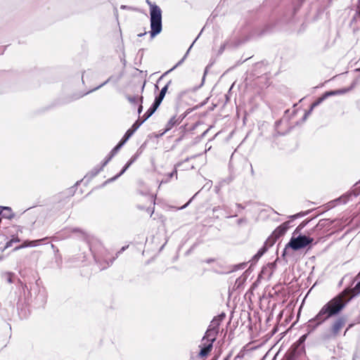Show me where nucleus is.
<instances>
[{"label": "nucleus", "instance_id": "1", "mask_svg": "<svg viewBox=\"0 0 360 360\" xmlns=\"http://www.w3.org/2000/svg\"><path fill=\"white\" fill-rule=\"evenodd\" d=\"M347 295V290H344L342 292L338 294L330 301L326 303L314 317L307 321L305 326L307 333L302 335L299 339V342L301 344L306 340L309 334L314 332L316 328L330 318L336 316L340 314V312L352 299V297L346 299Z\"/></svg>", "mask_w": 360, "mask_h": 360}, {"label": "nucleus", "instance_id": "2", "mask_svg": "<svg viewBox=\"0 0 360 360\" xmlns=\"http://www.w3.org/2000/svg\"><path fill=\"white\" fill-rule=\"evenodd\" d=\"M162 10L159 6H154L150 11V38L153 39L162 30Z\"/></svg>", "mask_w": 360, "mask_h": 360}, {"label": "nucleus", "instance_id": "3", "mask_svg": "<svg viewBox=\"0 0 360 360\" xmlns=\"http://www.w3.org/2000/svg\"><path fill=\"white\" fill-rule=\"evenodd\" d=\"M314 238L304 234L292 235L287 247L290 248L293 251H299L311 245Z\"/></svg>", "mask_w": 360, "mask_h": 360}, {"label": "nucleus", "instance_id": "4", "mask_svg": "<svg viewBox=\"0 0 360 360\" xmlns=\"http://www.w3.org/2000/svg\"><path fill=\"white\" fill-rule=\"evenodd\" d=\"M360 194V181L356 183L352 188L348 192L344 193L339 198L328 203V209L335 207L337 204H346L352 197H357Z\"/></svg>", "mask_w": 360, "mask_h": 360}, {"label": "nucleus", "instance_id": "5", "mask_svg": "<svg viewBox=\"0 0 360 360\" xmlns=\"http://www.w3.org/2000/svg\"><path fill=\"white\" fill-rule=\"evenodd\" d=\"M82 181V180L77 181L73 186L68 188L63 193H60L58 195V198H60V196L61 197L65 196V199L58 202V203L56 205V208L63 207L65 205H67L68 203L69 198L71 196L74 195V194L75 193V191H76L77 186L78 185H79V184L81 183Z\"/></svg>", "mask_w": 360, "mask_h": 360}, {"label": "nucleus", "instance_id": "6", "mask_svg": "<svg viewBox=\"0 0 360 360\" xmlns=\"http://www.w3.org/2000/svg\"><path fill=\"white\" fill-rule=\"evenodd\" d=\"M139 124L134 122L131 128H129L124 134L119 143L115 146L118 150L125 144L134 132L139 128Z\"/></svg>", "mask_w": 360, "mask_h": 360}, {"label": "nucleus", "instance_id": "7", "mask_svg": "<svg viewBox=\"0 0 360 360\" xmlns=\"http://www.w3.org/2000/svg\"><path fill=\"white\" fill-rule=\"evenodd\" d=\"M329 96L328 91L324 92L319 98H318L314 103H311L308 110L304 112V116L302 118V122H304L307 120V117L311 114L314 108L319 105L323 101H324Z\"/></svg>", "mask_w": 360, "mask_h": 360}, {"label": "nucleus", "instance_id": "8", "mask_svg": "<svg viewBox=\"0 0 360 360\" xmlns=\"http://www.w3.org/2000/svg\"><path fill=\"white\" fill-rule=\"evenodd\" d=\"M213 343L212 342H203L199 345L200 352H198V356L202 359H205L210 354L213 348Z\"/></svg>", "mask_w": 360, "mask_h": 360}, {"label": "nucleus", "instance_id": "9", "mask_svg": "<svg viewBox=\"0 0 360 360\" xmlns=\"http://www.w3.org/2000/svg\"><path fill=\"white\" fill-rule=\"evenodd\" d=\"M218 333L219 332L216 330V326H209L201 341L204 342L206 340L207 342H214L217 340Z\"/></svg>", "mask_w": 360, "mask_h": 360}, {"label": "nucleus", "instance_id": "10", "mask_svg": "<svg viewBox=\"0 0 360 360\" xmlns=\"http://www.w3.org/2000/svg\"><path fill=\"white\" fill-rule=\"evenodd\" d=\"M346 321V318L343 316H340L336 319L331 325V333L335 336L337 335L341 328L345 325Z\"/></svg>", "mask_w": 360, "mask_h": 360}, {"label": "nucleus", "instance_id": "11", "mask_svg": "<svg viewBox=\"0 0 360 360\" xmlns=\"http://www.w3.org/2000/svg\"><path fill=\"white\" fill-rule=\"evenodd\" d=\"M290 221H285L281 225H279L272 233L271 234L276 239H278L281 236H283L290 228Z\"/></svg>", "mask_w": 360, "mask_h": 360}, {"label": "nucleus", "instance_id": "12", "mask_svg": "<svg viewBox=\"0 0 360 360\" xmlns=\"http://www.w3.org/2000/svg\"><path fill=\"white\" fill-rule=\"evenodd\" d=\"M158 106L155 105L153 103L150 108L141 117V118L138 119L135 122L137 124H139V127H141L148 118H150L155 113V112L158 110Z\"/></svg>", "mask_w": 360, "mask_h": 360}, {"label": "nucleus", "instance_id": "13", "mask_svg": "<svg viewBox=\"0 0 360 360\" xmlns=\"http://www.w3.org/2000/svg\"><path fill=\"white\" fill-rule=\"evenodd\" d=\"M195 156H192L191 158H186L184 160L178 162L174 165V170L169 172L167 174V178L165 180H162L161 183H167L174 175L177 177V169L181 167L184 162L189 161L190 159L194 158Z\"/></svg>", "mask_w": 360, "mask_h": 360}, {"label": "nucleus", "instance_id": "14", "mask_svg": "<svg viewBox=\"0 0 360 360\" xmlns=\"http://www.w3.org/2000/svg\"><path fill=\"white\" fill-rule=\"evenodd\" d=\"M303 350V347L301 349H295L292 347L285 354L283 360H296Z\"/></svg>", "mask_w": 360, "mask_h": 360}, {"label": "nucleus", "instance_id": "15", "mask_svg": "<svg viewBox=\"0 0 360 360\" xmlns=\"http://www.w3.org/2000/svg\"><path fill=\"white\" fill-rule=\"evenodd\" d=\"M15 217L10 207L0 206V218L12 219Z\"/></svg>", "mask_w": 360, "mask_h": 360}, {"label": "nucleus", "instance_id": "16", "mask_svg": "<svg viewBox=\"0 0 360 360\" xmlns=\"http://www.w3.org/2000/svg\"><path fill=\"white\" fill-rule=\"evenodd\" d=\"M202 32V30H201V32L199 33V34L197 36V37L195 39V40L193 41V43L191 44V45L190 46V47L188 48V49L187 50L186 53H185L184 56L172 68L170 69L169 70L167 71L164 75H162L160 79H159V81L164 77L165 75L167 74L168 72L172 71L173 70H174L177 66L180 65L183 62L184 60H185V58L187 57L190 50L191 49L193 45L194 44V43L196 41V40L199 38L200 35L201 34Z\"/></svg>", "mask_w": 360, "mask_h": 360}, {"label": "nucleus", "instance_id": "17", "mask_svg": "<svg viewBox=\"0 0 360 360\" xmlns=\"http://www.w3.org/2000/svg\"><path fill=\"white\" fill-rule=\"evenodd\" d=\"M129 167H130L129 164L126 163L124 165V166L122 167V169H121V171L118 174H117L115 176H114L107 179L106 181H105L103 183L102 186H105L107 184L116 181L120 176H121L128 169V168Z\"/></svg>", "mask_w": 360, "mask_h": 360}, {"label": "nucleus", "instance_id": "18", "mask_svg": "<svg viewBox=\"0 0 360 360\" xmlns=\"http://www.w3.org/2000/svg\"><path fill=\"white\" fill-rule=\"evenodd\" d=\"M129 167H130L129 164L126 163L124 165V166L122 167V169H121V171L118 174H117L115 176H114L107 179L106 181H105L103 183L102 186H105L107 184L116 181L120 176H121L128 169V168Z\"/></svg>", "mask_w": 360, "mask_h": 360}, {"label": "nucleus", "instance_id": "19", "mask_svg": "<svg viewBox=\"0 0 360 360\" xmlns=\"http://www.w3.org/2000/svg\"><path fill=\"white\" fill-rule=\"evenodd\" d=\"M267 252L266 246H262L259 249L257 252L252 257L249 261L251 262L250 266L254 264L257 263L258 260Z\"/></svg>", "mask_w": 360, "mask_h": 360}, {"label": "nucleus", "instance_id": "20", "mask_svg": "<svg viewBox=\"0 0 360 360\" xmlns=\"http://www.w3.org/2000/svg\"><path fill=\"white\" fill-rule=\"evenodd\" d=\"M333 224V221L329 219H322L314 228V230H321L324 228L330 227Z\"/></svg>", "mask_w": 360, "mask_h": 360}, {"label": "nucleus", "instance_id": "21", "mask_svg": "<svg viewBox=\"0 0 360 360\" xmlns=\"http://www.w3.org/2000/svg\"><path fill=\"white\" fill-rule=\"evenodd\" d=\"M48 239H49L48 237H45V238H41V239H38V240H28L27 242L29 243V244L25 245L18 246V247H15L14 248V250H19V249H20L22 248H25V247H27V246L35 247V246L39 245L42 242L46 241Z\"/></svg>", "mask_w": 360, "mask_h": 360}, {"label": "nucleus", "instance_id": "22", "mask_svg": "<svg viewBox=\"0 0 360 360\" xmlns=\"http://www.w3.org/2000/svg\"><path fill=\"white\" fill-rule=\"evenodd\" d=\"M69 230L71 233L77 234L81 238H82L84 240H85L86 238V233L82 229H81L79 228H70V229L66 228V229L62 230L58 233H60L63 231H69Z\"/></svg>", "mask_w": 360, "mask_h": 360}, {"label": "nucleus", "instance_id": "23", "mask_svg": "<svg viewBox=\"0 0 360 360\" xmlns=\"http://www.w3.org/2000/svg\"><path fill=\"white\" fill-rule=\"evenodd\" d=\"M177 121L176 115L173 116L167 122L165 130L160 134V136L164 135L166 132L172 129L175 125H177Z\"/></svg>", "mask_w": 360, "mask_h": 360}, {"label": "nucleus", "instance_id": "24", "mask_svg": "<svg viewBox=\"0 0 360 360\" xmlns=\"http://www.w3.org/2000/svg\"><path fill=\"white\" fill-rule=\"evenodd\" d=\"M101 170H103L102 167L96 166L94 167L85 176L84 178L87 179V181L91 180L94 177H95Z\"/></svg>", "mask_w": 360, "mask_h": 360}, {"label": "nucleus", "instance_id": "25", "mask_svg": "<svg viewBox=\"0 0 360 360\" xmlns=\"http://www.w3.org/2000/svg\"><path fill=\"white\" fill-rule=\"evenodd\" d=\"M119 150L115 148L114 147L111 151L110 152V153L108 154V156H106V158H105V160L103 161V162L101 163V165L100 167H102V168L103 169V167L111 160V159L116 155V153L118 152Z\"/></svg>", "mask_w": 360, "mask_h": 360}, {"label": "nucleus", "instance_id": "26", "mask_svg": "<svg viewBox=\"0 0 360 360\" xmlns=\"http://www.w3.org/2000/svg\"><path fill=\"white\" fill-rule=\"evenodd\" d=\"M352 89V86L349 87V88H342V89H336V90H330V91H327L329 94V96H336V95L346 94Z\"/></svg>", "mask_w": 360, "mask_h": 360}, {"label": "nucleus", "instance_id": "27", "mask_svg": "<svg viewBox=\"0 0 360 360\" xmlns=\"http://www.w3.org/2000/svg\"><path fill=\"white\" fill-rule=\"evenodd\" d=\"M112 77H110L107 80H105L104 82H103V83H102V84H101L100 85H98V86H97L96 87H95V88H94V89H92L89 90V91H88L87 92H86V93L83 94L82 95H81V96H78V97L75 98L74 99H75V100H76V99H77V98H80V97H82V96H85V95H87V94H90V93H92V92H94V91H96V90H98L99 89H101V87H103V86H105V84H108V82L112 79Z\"/></svg>", "mask_w": 360, "mask_h": 360}, {"label": "nucleus", "instance_id": "28", "mask_svg": "<svg viewBox=\"0 0 360 360\" xmlns=\"http://www.w3.org/2000/svg\"><path fill=\"white\" fill-rule=\"evenodd\" d=\"M310 221V219H304L302 221L295 229V231L292 233V235H298L300 233V231L302 229H303Z\"/></svg>", "mask_w": 360, "mask_h": 360}, {"label": "nucleus", "instance_id": "29", "mask_svg": "<svg viewBox=\"0 0 360 360\" xmlns=\"http://www.w3.org/2000/svg\"><path fill=\"white\" fill-rule=\"evenodd\" d=\"M277 239H276L275 237H274V236L272 234H271L268 238L266 240V241L264 242L263 246H266V248L267 250L273 246L274 245V243L276 242Z\"/></svg>", "mask_w": 360, "mask_h": 360}, {"label": "nucleus", "instance_id": "30", "mask_svg": "<svg viewBox=\"0 0 360 360\" xmlns=\"http://www.w3.org/2000/svg\"><path fill=\"white\" fill-rule=\"evenodd\" d=\"M20 239L18 237L13 238L10 240L7 241L4 246L0 248V250L4 252L6 248L12 246L13 243H18Z\"/></svg>", "mask_w": 360, "mask_h": 360}, {"label": "nucleus", "instance_id": "31", "mask_svg": "<svg viewBox=\"0 0 360 360\" xmlns=\"http://www.w3.org/2000/svg\"><path fill=\"white\" fill-rule=\"evenodd\" d=\"M265 65V63L264 61H261V62H258L257 63L255 64V66H254V72H253V75L255 76H257L258 77V74H260V73H263L262 71L261 72H256L257 69H261L262 68L264 67Z\"/></svg>", "mask_w": 360, "mask_h": 360}, {"label": "nucleus", "instance_id": "32", "mask_svg": "<svg viewBox=\"0 0 360 360\" xmlns=\"http://www.w3.org/2000/svg\"><path fill=\"white\" fill-rule=\"evenodd\" d=\"M165 96V95H164L161 93H159V94L155 97L153 103L155 105L159 107L160 105L162 100L164 99Z\"/></svg>", "mask_w": 360, "mask_h": 360}, {"label": "nucleus", "instance_id": "33", "mask_svg": "<svg viewBox=\"0 0 360 360\" xmlns=\"http://www.w3.org/2000/svg\"><path fill=\"white\" fill-rule=\"evenodd\" d=\"M125 98L129 103L132 104H136L138 102H139V97L138 96H129L126 94Z\"/></svg>", "mask_w": 360, "mask_h": 360}, {"label": "nucleus", "instance_id": "34", "mask_svg": "<svg viewBox=\"0 0 360 360\" xmlns=\"http://www.w3.org/2000/svg\"><path fill=\"white\" fill-rule=\"evenodd\" d=\"M309 213V212H299V213H297L295 214H293V215H290L289 217V218L290 219V221L297 219V218H299V217H304L305 215H307V214Z\"/></svg>", "mask_w": 360, "mask_h": 360}, {"label": "nucleus", "instance_id": "35", "mask_svg": "<svg viewBox=\"0 0 360 360\" xmlns=\"http://www.w3.org/2000/svg\"><path fill=\"white\" fill-rule=\"evenodd\" d=\"M207 67L204 71V75L202 76V82L200 83V84L199 86H194L193 89H192V91H195L198 89H199L203 84H204V82H205V76H206V74L207 72Z\"/></svg>", "mask_w": 360, "mask_h": 360}, {"label": "nucleus", "instance_id": "36", "mask_svg": "<svg viewBox=\"0 0 360 360\" xmlns=\"http://www.w3.org/2000/svg\"><path fill=\"white\" fill-rule=\"evenodd\" d=\"M357 276L360 277V271ZM353 291L356 295L360 294V280L356 283L355 286L353 288Z\"/></svg>", "mask_w": 360, "mask_h": 360}, {"label": "nucleus", "instance_id": "37", "mask_svg": "<svg viewBox=\"0 0 360 360\" xmlns=\"http://www.w3.org/2000/svg\"><path fill=\"white\" fill-rule=\"evenodd\" d=\"M283 120H278L275 122V129L278 135H285V132H281L278 130V127L281 124Z\"/></svg>", "mask_w": 360, "mask_h": 360}, {"label": "nucleus", "instance_id": "38", "mask_svg": "<svg viewBox=\"0 0 360 360\" xmlns=\"http://www.w3.org/2000/svg\"><path fill=\"white\" fill-rule=\"evenodd\" d=\"M172 84V80H169L160 90V93L165 95L167 90H168V88L169 86V85Z\"/></svg>", "mask_w": 360, "mask_h": 360}, {"label": "nucleus", "instance_id": "39", "mask_svg": "<svg viewBox=\"0 0 360 360\" xmlns=\"http://www.w3.org/2000/svg\"><path fill=\"white\" fill-rule=\"evenodd\" d=\"M143 101V97L142 96H141L139 97V105L138 110H137L139 115H140L143 111V105H142Z\"/></svg>", "mask_w": 360, "mask_h": 360}, {"label": "nucleus", "instance_id": "40", "mask_svg": "<svg viewBox=\"0 0 360 360\" xmlns=\"http://www.w3.org/2000/svg\"><path fill=\"white\" fill-rule=\"evenodd\" d=\"M226 317V314L225 313L222 312L220 314H219L218 316H214V318L219 322L221 323V322L224 319V318Z\"/></svg>", "mask_w": 360, "mask_h": 360}, {"label": "nucleus", "instance_id": "41", "mask_svg": "<svg viewBox=\"0 0 360 360\" xmlns=\"http://www.w3.org/2000/svg\"><path fill=\"white\" fill-rule=\"evenodd\" d=\"M212 326H216V330L219 332V327L220 326V323H219L214 318L212 320L210 325Z\"/></svg>", "mask_w": 360, "mask_h": 360}, {"label": "nucleus", "instance_id": "42", "mask_svg": "<svg viewBox=\"0 0 360 360\" xmlns=\"http://www.w3.org/2000/svg\"><path fill=\"white\" fill-rule=\"evenodd\" d=\"M290 249V248L287 247V244L285 245L284 249L282 251L281 253V257L285 259L287 255L288 254V250Z\"/></svg>", "mask_w": 360, "mask_h": 360}, {"label": "nucleus", "instance_id": "43", "mask_svg": "<svg viewBox=\"0 0 360 360\" xmlns=\"http://www.w3.org/2000/svg\"><path fill=\"white\" fill-rule=\"evenodd\" d=\"M247 263L243 262L234 266V270L243 269L246 266Z\"/></svg>", "mask_w": 360, "mask_h": 360}, {"label": "nucleus", "instance_id": "44", "mask_svg": "<svg viewBox=\"0 0 360 360\" xmlns=\"http://www.w3.org/2000/svg\"><path fill=\"white\" fill-rule=\"evenodd\" d=\"M188 113V112H186L184 114H181V115H179V117L178 118H176L178 124H179L182 122V120L186 117Z\"/></svg>", "mask_w": 360, "mask_h": 360}, {"label": "nucleus", "instance_id": "45", "mask_svg": "<svg viewBox=\"0 0 360 360\" xmlns=\"http://www.w3.org/2000/svg\"><path fill=\"white\" fill-rule=\"evenodd\" d=\"M13 273H8V278H7V281L8 283H13Z\"/></svg>", "mask_w": 360, "mask_h": 360}, {"label": "nucleus", "instance_id": "46", "mask_svg": "<svg viewBox=\"0 0 360 360\" xmlns=\"http://www.w3.org/2000/svg\"><path fill=\"white\" fill-rule=\"evenodd\" d=\"M198 194L196 193L184 205H183L181 207H180V210L185 209L193 200V199L195 198V196Z\"/></svg>", "mask_w": 360, "mask_h": 360}, {"label": "nucleus", "instance_id": "47", "mask_svg": "<svg viewBox=\"0 0 360 360\" xmlns=\"http://www.w3.org/2000/svg\"><path fill=\"white\" fill-rule=\"evenodd\" d=\"M358 18H360V13L359 11H357L354 16L352 18V20L351 21V24H352L354 21L357 20Z\"/></svg>", "mask_w": 360, "mask_h": 360}, {"label": "nucleus", "instance_id": "48", "mask_svg": "<svg viewBox=\"0 0 360 360\" xmlns=\"http://www.w3.org/2000/svg\"><path fill=\"white\" fill-rule=\"evenodd\" d=\"M225 48H226V44L224 43V44L221 45V46H220V48H219V49L218 51V53L219 54H221L224 51Z\"/></svg>", "mask_w": 360, "mask_h": 360}, {"label": "nucleus", "instance_id": "49", "mask_svg": "<svg viewBox=\"0 0 360 360\" xmlns=\"http://www.w3.org/2000/svg\"><path fill=\"white\" fill-rule=\"evenodd\" d=\"M245 278H244L243 279H242L241 277H239L236 279V283H238V285L240 286L245 281Z\"/></svg>", "mask_w": 360, "mask_h": 360}, {"label": "nucleus", "instance_id": "50", "mask_svg": "<svg viewBox=\"0 0 360 360\" xmlns=\"http://www.w3.org/2000/svg\"><path fill=\"white\" fill-rule=\"evenodd\" d=\"M129 245L123 246L116 254V257H117L118 255L123 252L124 250H126L128 248Z\"/></svg>", "mask_w": 360, "mask_h": 360}, {"label": "nucleus", "instance_id": "51", "mask_svg": "<svg viewBox=\"0 0 360 360\" xmlns=\"http://www.w3.org/2000/svg\"><path fill=\"white\" fill-rule=\"evenodd\" d=\"M147 4L149 6L150 11H151V8L154 6H158L155 3H153L150 0H146Z\"/></svg>", "mask_w": 360, "mask_h": 360}, {"label": "nucleus", "instance_id": "52", "mask_svg": "<svg viewBox=\"0 0 360 360\" xmlns=\"http://www.w3.org/2000/svg\"><path fill=\"white\" fill-rule=\"evenodd\" d=\"M136 156H132L127 163L129 164V166H131L134 163V162L136 160Z\"/></svg>", "mask_w": 360, "mask_h": 360}, {"label": "nucleus", "instance_id": "53", "mask_svg": "<svg viewBox=\"0 0 360 360\" xmlns=\"http://www.w3.org/2000/svg\"><path fill=\"white\" fill-rule=\"evenodd\" d=\"M243 356H244V354L240 352L236 355V356L235 357V359H241V358H243Z\"/></svg>", "mask_w": 360, "mask_h": 360}, {"label": "nucleus", "instance_id": "54", "mask_svg": "<svg viewBox=\"0 0 360 360\" xmlns=\"http://www.w3.org/2000/svg\"><path fill=\"white\" fill-rule=\"evenodd\" d=\"M231 356H232V352H229V353L226 355V356H225V357L224 358V360H230V359H231Z\"/></svg>", "mask_w": 360, "mask_h": 360}, {"label": "nucleus", "instance_id": "55", "mask_svg": "<svg viewBox=\"0 0 360 360\" xmlns=\"http://www.w3.org/2000/svg\"><path fill=\"white\" fill-rule=\"evenodd\" d=\"M356 106L359 110H360V99L356 102Z\"/></svg>", "mask_w": 360, "mask_h": 360}, {"label": "nucleus", "instance_id": "56", "mask_svg": "<svg viewBox=\"0 0 360 360\" xmlns=\"http://www.w3.org/2000/svg\"><path fill=\"white\" fill-rule=\"evenodd\" d=\"M332 3H333V0H328V3H327V5L326 7V8L330 7L332 5Z\"/></svg>", "mask_w": 360, "mask_h": 360}, {"label": "nucleus", "instance_id": "57", "mask_svg": "<svg viewBox=\"0 0 360 360\" xmlns=\"http://www.w3.org/2000/svg\"><path fill=\"white\" fill-rule=\"evenodd\" d=\"M51 247L54 251L58 252V249L53 244H51Z\"/></svg>", "mask_w": 360, "mask_h": 360}, {"label": "nucleus", "instance_id": "58", "mask_svg": "<svg viewBox=\"0 0 360 360\" xmlns=\"http://www.w3.org/2000/svg\"><path fill=\"white\" fill-rule=\"evenodd\" d=\"M214 261V259L210 258V259H207L206 260V263H207V264H210V263L213 262Z\"/></svg>", "mask_w": 360, "mask_h": 360}, {"label": "nucleus", "instance_id": "59", "mask_svg": "<svg viewBox=\"0 0 360 360\" xmlns=\"http://www.w3.org/2000/svg\"><path fill=\"white\" fill-rule=\"evenodd\" d=\"M146 34H147V32H146V31H144V32H143V33H140V34H139L137 36H138L139 37H143L144 35H146Z\"/></svg>", "mask_w": 360, "mask_h": 360}, {"label": "nucleus", "instance_id": "60", "mask_svg": "<svg viewBox=\"0 0 360 360\" xmlns=\"http://www.w3.org/2000/svg\"><path fill=\"white\" fill-rule=\"evenodd\" d=\"M236 206H237L238 208L241 209V210H243V209L245 208V207H244V206H243L241 204H239V203H237V204H236Z\"/></svg>", "mask_w": 360, "mask_h": 360}, {"label": "nucleus", "instance_id": "61", "mask_svg": "<svg viewBox=\"0 0 360 360\" xmlns=\"http://www.w3.org/2000/svg\"><path fill=\"white\" fill-rule=\"evenodd\" d=\"M219 354L215 355L211 360H217L219 359Z\"/></svg>", "mask_w": 360, "mask_h": 360}, {"label": "nucleus", "instance_id": "62", "mask_svg": "<svg viewBox=\"0 0 360 360\" xmlns=\"http://www.w3.org/2000/svg\"><path fill=\"white\" fill-rule=\"evenodd\" d=\"M115 259H116V257H113L112 259L110 261V264H108V266L111 265Z\"/></svg>", "mask_w": 360, "mask_h": 360}, {"label": "nucleus", "instance_id": "63", "mask_svg": "<svg viewBox=\"0 0 360 360\" xmlns=\"http://www.w3.org/2000/svg\"><path fill=\"white\" fill-rule=\"evenodd\" d=\"M305 0H299L300 1V4H299V6H300L304 1Z\"/></svg>", "mask_w": 360, "mask_h": 360}, {"label": "nucleus", "instance_id": "64", "mask_svg": "<svg viewBox=\"0 0 360 360\" xmlns=\"http://www.w3.org/2000/svg\"><path fill=\"white\" fill-rule=\"evenodd\" d=\"M219 207H214L213 208V212L218 211Z\"/></svg>", "mask_w": 360, "mask_h": 360}]
</instances>
